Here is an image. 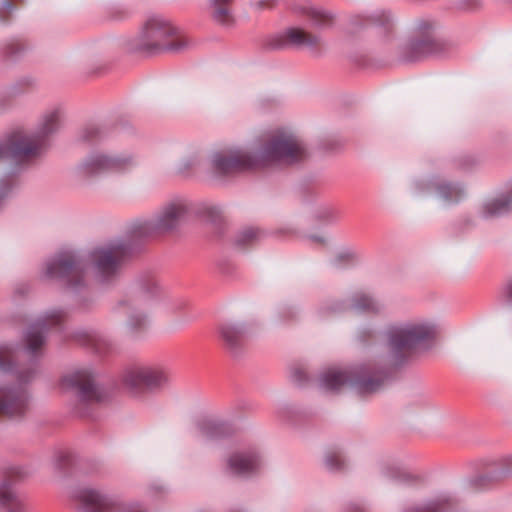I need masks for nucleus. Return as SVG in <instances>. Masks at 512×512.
Here are the masks:
<instances>
[{"mask_svg":"<svg viewBox=\"0 0 512 512\" xmlns=\"http://www.w3.org/2000/svg\"><path fill=\"white\" fill-rule=\"evenodd\" d=\"M435 325L424 319H408L390 324L382 333L379 351L366 363L353 369H328L320 377V386L326 391H338L346 384L360 394L379 391L389 378L392 367L402 363L422 342L434 338Z\"/></svg>","mask_w":512,"mask_h":512,"instance_id":"1","label":"nucleus"},{"mask_svg":"<svg viewBox=\"0 0 512 512\" xmlns=\"http://www.w3.org/2000/svg\"><path fill=\"white\" fill-rule=\"evenodd\" d=\"M303 143L288 131L268 135L262 145L250 151L239 146H225L214 150L209 161L218 174L228 175L276 165H290L306 158Z\"/></svg>","mask_w":512,"mask_h":512,"instance_id":"2","label":"nucleus"},{"mask_svg":"<svg viewBox=\"0 0 512 512\" xmlns=\"http://www.w3.org/2000/svg\"><path fill=\"white\" fill-rule=\"evenodd\" d=\"M163 298L164 294L155 279H141L133 294L118 302L117 309L127 317V327L136 331L147 325Z\"/></svg>","mask_w":512,"mask_h":512,"instance_id":"3","label":"nucleus"},{"mask_svg":"<svg viewBox=\"0 0 512 512\" xmlns=\"http://www.w3.org/2000/svg\"><path fill=\"white\" fill-rule=\"evenodd\" d=\"M59 122V111L52 110L43 116L38 131L34 135H26L22 132L12 133L0 142V160L19 161L37 155L45 145V138L58 129Z\"/></svg>","mask_w":512,"mask_h":512,"instance_id":"4","label":"nucleus"},{"mask_svg":"<svg viewBox=\"0 0 512 512\" xmlns=\"http://www.w3.org/2000/svg\"><path fill=\"white\" fill-rule=\"evenodd\" d=\"M178 34V28L160 14L149 15L142 23L136 38L139 50L155 52L161 49L180 50L187 41L178 40L169 44V40Z\"/></svg>","mask_w":512,"mask_h":512,"instance_id":"5","label":"nucleus"},{"mask_svg":"<svg viewBox=\"0 0 512 512\" xmlns=\"http://www.w3.org/2000/svg\"><path fill=\"white\" fill-rule=\"evenodd\" d=\"M186 213L185 202L174 200L163 205L153 218L135 221L132 225V231L139 236L168 232L179 225Z\"/></svg>","mask_w":512,"mask_h":512,"instance_id":"6","label":"nucleus"},{"mask_svg":"<svg viewBox=\"0 0 512 512\" xmlns=\"http://www.w3.org/2000/svg\"><path fill=\"white\" fill-rule=\"evenodd\" d=\"M78 512H144L137 504H126L101 489L83 487L75 494Z\"/></svg>","mask_w":512,"mask_h":512,"instance_id":"7","label":"nucleus"},{"mask_svg":"<svg viewBox=\"0 0 512 512\" xmlns=\"http://www.w3.org/2000/svg\"><path fill=\"white\" fill-rule=\"evenodd\" d=\"M137 164L136 159L128 153L106 154L96 152L89 155L78 167L79 175L89 179L104 173H122Z\"/></svg>","mask_w":512,"mask_h":512,"instance_id":"8","label":"nucleus"},{"mask_svg":"<svg viewBox=\"0 0 512 512\" xmlns=\"http://www.w3.org/2000/svg\"><path fill=\"white\" fill-rule=\"evenodd\" d=\"M170 375L167 369L158 364H137L129 367L123 374L124 385L133 390L144 388L160 389L169 383Z\"/></svg>","mask_w":512,"mask_h":512,"instance_id":"9","label":"nucleus"},{"mask_svg":"<svg viewBox=\"0 0 512 512\" xmlns=\"http://www.w3.org/2000/svg\"><path fill=\"white\" fill-rule=\"evenodd\" d=\"M86 263L70 251L59 253L46 264V276L63 279L68 286L77 289L81 286Z\"/></svg>","mask_w":512,"mask_h":512,"instance_id":"10","label":"nucleus"},{"mask_svg":"<svg viewBox=\"0 0 512 512\" xmlns=\"http://www.w3.org/2000/svg\"><path fill=\"white\" fill-rule=\"evenodd\" d=\"M61 387L65 390H75L79 397L87 402H99L105 396L89 368L75 369L64 375Z\"/></svg>","mask_w":512,"mask_h":512,"instance_id":"11","label":"nucleus"},{"mask_svg":"<svg viewBox=\"0 0 512 512\" xmlns=\"http://www.w3.org/2000/svg\"><path fill=\"white\" fill-rule=\"evenodd\" d=\"M126 254L127 248L123 243L113 242L92 251L89 262L102 278H107L116 272L120 261Z\"/></svg>","mask_w":512,"mask_h":512,"instance_id":"12","label":"nucleus"},{"mask_svg":"<svg viewBox=\"0 0 512 512\" xmlns=\"http://www.w3.org/2000/svg\"><path fill=\"white\" fill-rule=\"evenodd\" d=\"M29 394L22 387L0 385V416L19 419L29 410Z\"/></svg>","mask_w":512,"mask_h":512,"instance_id":"13","label":"nucleus"},{"mask_svg":"<svg viewBox=\"0 0 512 512\" xmlns=\"http://www.w3.org/2000/svg\"><path fill=\"white\" fill-rule=\"evenodd\" d=\"M64 317L62 311L52 310L32 323L24 335V349L28 354H38L45 343V331L49 325L59 323Z\"/></svg>","mask_w":512,"mask_h":512,"instance_id":"14","label":"nucleus"},{"mask_svg":"<svg viewBox=\"0 0 512 512\" xmlns=\"http://www.w3.org/2000/svg\"><path fill=\"white\" fill-rule=\"evenodd\" d=\"M262 465L261 457L256 453L238 452L227 460L228 470L234 475H248L256 472Z\"/></svg>","mask_w":512,"mask_h":512,"instance_id":"15","label":"nucleus"},{"mask_svg":"<svg viewBox=\"0 0 512 512\" xmlns=\"http://www.w3.org/2000/svg\"><path fill=\"white\" fill-rule=\"evenodd\" d=\"M234 0H209L212 19L219 25L230 27L235 22L232 10Z\"/></svg>","mask_w":512,"mask_h":512,"instance_id":"16","label":"nucleus"},{"mask_svg":"<svg viewBox=\"0 0 512 512\" xmlns=\"http://www.w3.org/2000/svg\"><path fill=\"white\" fill-rule=\"evenodd\" d=\"M512 206V193L507 192L496 198L486 201L482 206L485 217L500 216L507 213Z\"/></svg>","mask_w":512,"mask_h":512,"instance_id":"17","label":"nucleus"},{"mask_svg":"<svg viewBox=\"0 0 512 512\" xmlns=\"http://www.w3.org/2000/svg\"><path fill=\"white\" fill-rule=\"evenodd\" d=\"M286 40L295 46H316L320 38L317 35L310 34L301 28H289L285 32Z\"/></svg>","mask_w":512,"mask_h":512,"instance_id":"18","label":"nucleus"},{"mask_svg":"<svg viewBox=\"0 0 512 512\" xmlns=\"http://www.w3.org/2000/svg\"><path fill=\"white\" fill-rule=\"evenodd\" d=\"M431 188L435 190L436 196L445 203L457 202L463 194V189L460 186L447 182L433 183Z\"/></svg>","mask_w":512,"mask_h":512,"instance_id":"19","label":"nucleus"},{"mask_svg":"<svg viewBox=\"0 0 512 512\" xmlns=\"http://www.w3.org/2000/svg\"><path fill=\"white\" fill-rule=\"evenodd\" d=\"M0 505L8 508V512H26L24 503L14 494L11 486L0 484Z\"/></svg>","mask_w":512,"mask_h":512,"instance_id":"20","label":"nucleus"},{"mask_svg":"<svg viewBox=\"0 0 512 512\" xmlns=\"http://www.w3.org/2000/svg\"><path fill=\"white\" fill-rule=\"evenodd\" d=\"M220 334L227 346L235 348L241 343L244 336V328L240 325L226 323L221 326Z\"/></svg>","mask_w":512,"mask_h":512,"instance_id":"21","label":"nucleus"},{"mask_svg":"<svg viewBox=\"0 0 512 512\" xmlns=\"http://www.w3.org/2000/svg\"><path fill=\"white\" fill-rule=\"evenodd\" d=\"M417 28L421 34L427 35V38L423 40H413L410 43V49L417 50L422 53L431 52L434 45V40L429 36V33L433 29V24L430 22H421Z\"/></svg>","mask_w":512,"mask_h":512,"instance_id":"22","label":"nucleus"},{"mask_svg":"<svg viewBox=\"0 0 512 512\" xmlns=\"http://www.w3.org/2000/svg\"><path fill=\"white\" fill-rule=\"evenodd\" d=\"M352 309L358 312H379L382 305L369 294L359 293L353 299Z\"/></svg>","mask_w":512,"mask_h":512,"instance_id":"23","label":"nucleus"},{"mask_svg":"<svg viewBox=\"0 0 512 512\" xmlns=\"http://www.w3.org/2000/svg\"><path fill=\"white\" fill-rule=\"evenodd\" d=\"M294 10L307 15L316 25H324L331 20V16L326 11L310 4L296 5Z\"/></svg>","mask_w":512,"mask_h":512,"instance_id":"24","label":"nucleus"},{"mask_svg":"<svg viewBox=\"0 0 512 512\" xmlns=\"http://www.w3.org/2000/svg\"><path fill=\"white\" fill-rule=\"evenodd\" d=\"M264 237V233L255 227H246L240 230L234 239V242L239 247H246L257 243Z\"/></svg>","mask_w":512,"mask_h":512,"instance_id":"25","label":"nucleus"},{"mask_svg":"<svg viewBox=\"0 0 512 512\" xmlns=\"http://www.w3.org/2000/svg\"><path fill=\"white\" fill-rule=\"evenodd\" d=\"M325 464L330 470H337L342 467L343 458L339 452H332L326 456Z\"/></svg>","mask_w":512,"mask_h":512,"instance_id":"26","label":"nucleus"},{"mask_svg":"<svg viewBox=\"0 0 512 512\" xmlns=\"http://www.w3.org/2000/svg\"><path fill=\"white\" fill-rule=\"evenodd\" d=\"M12 360V350L7 345H0V368L10 367Z\"/></svg>","mask_w":512,"mask_h":512,"instance_id":"27","label":"nucleus"},{"mask_svg":"<svg viewBox=\"0 0 512 512\" xmlns=\"http://www.w3.org/2000/svg\"><path fill=\"white\" fill-rule=\"evenodd\" d=\"M392 16L385 10L375 12L371 17V22L378 25H387L391 22Z\"/></svg>","mask_w":512,"mask_h":512,"instance_id":"28","label":"nucleus"},{"mask_svg":"<svg viewBox=\"0 0 512 512\" xmlns=\"http://www.w3.org/2000/svg\"><path fill=\"white\" fill-rule=\"evenodd\" d=\"M447 502V499H438L428 503L425 507L416 510L415 512H440L441 506Z\"/></svg>","mask_w":512,"mask_h":512,"instance_id":"29","label":"nucleus"},{"mask_svg":"<svg viewBox=\"0 0 512 512\" xmlns=\"http://www.w3.org/2000/svg\"><path fill=\"white\" fill-rule=\"evenodd\" d=\"M199 433L202 438L209 439L214 437L215 429L210 426L201 427Z\"/></svg>","mask_w":512,"mask_h":512,"instance_id":"30","label":"nucleus"},{"mask_svg":"<svg viewBox=\"0 0 512 512\" xmlns=\"http://www.w3.org/2000/svg\"><path fill=\"white\" fill-rule=\"evenodd\" d=\"M511 472H512L511 469H503V468H501V469L496 471L495 478L498 479V478H501V477H505V476L509 475Z\"/></svg>","mask_w":512,"mask_h":512,"instance_id":"31","label":"nucleus"},{"mask_svg":"<svg viewBox=\"0 0 512 512\" xmlns=\"http://www.w3.org/2000/svg\"><path fill=\"white\" fill-rule=\"evenodd\" d=\"M506 298L509 303H512V280L507 285Z\"/></svg>","mask_w":512,"mask_h":512,"instance_id":"32","label":"nucleus"},{"mask_svg":"<svg viewBox=\"0 0 512 512\" xmlns=\"http://www.w3.org/2000/svg\"><path fill=\"white\" fill-rule=\"evenodd\" d=\"M2 9L10 11L12 9V6L8 2H3L2 3Z\"/></svg>","mask_w":512,"mask_h":512,"instance_id":"33","label":"nucleus"},{"mask_svg":"<svg viewBox=\"0 0 512 512\" xmlns=\"http://www.w3.org/2000/svg\"><path fill=\"white\" fill-rule=\"evenodd\" d=\"M30 376H31V372H29L27 376H25V377H21V380H22L23 382H27V381L30 379Z\"/></svg>","mask_w":512,"mask_h":512,"instance_id":"34","label":"nucleus"}]
</instances>
